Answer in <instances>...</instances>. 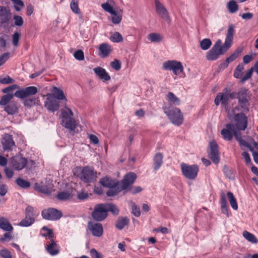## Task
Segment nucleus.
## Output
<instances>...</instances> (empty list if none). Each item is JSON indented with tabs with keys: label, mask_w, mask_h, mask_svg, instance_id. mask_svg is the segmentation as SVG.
I'll return each mask as SVG.
<instances>
[{
	"label": "nucleus",
	"mask_w": 258,
	"mask_h": 258,
	"mask_svg": "<svg viewBox=\"0 0 258 258\" xmlns=\"http://www.w3.org/2000/svg\"><path fill=\"white\" fill-rule=\"evenodd\" d=\"M38 92V89L35 86L27 87L17 90L14 94H7L3 96L0 100V105L6 106L13 98L14 96L23 99V104L25 106L32 107L40 104L39 97L34 95Z\"/></svg>",
	"instance_id": "nucleus-1"
},
{
	"label": "nucleus",
	"mask_w": 258,
	"mask_h": 258,
	"mask_svg": "<svg viewBox=\"0 0 258 258\" xmlns=\"http://www.w3.org/2000/svg\"><path fill=\"white\" fill-rule=\"evenodd\" d=\"M234 34V27L230 25L228 27L225 42L222 45V41H216L212 48L206 53V57L208 60L214 61L217 59L221 55L224 54L231 47Z\"/></svg>",
	"instance_id": "nucleus-2"
},
{
	"label": "nucleus",
	"mask_w": 258,
	"mask_h": 258,
	"mask_svg": "<svg viewBox=\"0 0 258 258\" xmlns=\"http://www.w3.org/2000/svg\"><path fill=\"white\" fill-rule=\"evenodd\" d=\"M113 1L108 0L106 3L101 4V8L105 12L110 14L112 16L111 18V22L115 25L119 24L122 18L123 11L117 6H114Z\"/></svg>",
	"instance_id": "nucleus-3"
},
{
	"label": "nucleus",
	"mask_w": 258,
	"mask_h": 258,
	"mask_svg": "<svg viewBox=\"0 0 258 258\" xmlns=\"http://www.w3.org/2000/svg\"><path fill=\"white\" fill-rule=\"evenodd\" d=\"M163 109L164 112L166 114L172 124L176 126H179L183 123L184 117L179 108L176 107L170 108L164 106Z\"/></svg>",
	"instance_id": "nucleus-4"
},
{
	"label": "nucleus",
	"mask_w": 258,
	"mask_h": 258,
	"mask_svg": "<svg viewBox=\"0 0 258 258\" xmlns=\"http://www.w3.org/2000/svg\"><path fill=\"white\" fill-rule=\"evenodd\" d=\"M73 116V113L69 108L66 107L61 111L62 125L71 131H74L76 127V122Z\"/></svg>",
	"instance_id": "nucleus-5"
},
{
	"label": "nucleus",
	"mask_w": 258,
	"mask_h": 258,
	"mask_svg": "<svg viewBox=\"0 0 258 258\" xmlns=\"http://www.w3.org/2000/svg\"><path fill=\"white\" fill-rule=\"evenodd\" d=\"M25 217L18 224L21 227H29L32 225L35 222L36 218L38 216L37 212L33 207L28 206L25 211Z\"/></svg>",
	"instance_id": "nucleus-6"
},
{
	"label": "nucleus",
	"mask_w": 258,
	"mask_h": 258,
	"mask_svg": "<svg viewBox=\"0 0 258 258\" xmlns=\"http://www.w3.org/2000/svg\"><path fill=\"white\" fill-rule=\"evenodd\" d=\"M237 98L240 107L244 111H248L249 102L251 99V93L248 89L244 88L240 89L237 93Z\"/></svg>",
	"instance_id": "nucleus-7"
},
{
	"label": "nucleus",
	"mask_w": 258,
	"mask_h": 258,
	"mask_svg": "<svg viewBox=\"0 0 258 258\" xmlns=\"http://www.w3.org/2000/svg\"><path fill=\"white\" fill-rule=\"evenodd\" d=\"M182 174L186 178L190 180L195 179L199 171V167L196 164L191 165L182 163L180 165Z\"/></svg>",
	"instance_id": "nucleus-8"
},
{
	"label": "nucleus",
	"mask_w": 258,
	"mask_h": 258,
	"mask_svg": "<svg viewBox=\"0 0 258 258\" xmlns=\"http://www.w3.org/2000/svg\"><path fill=\"white\" fill-rule=\"evenodd\" d=\"M163 68L165 70L172 71L175 75H179L183 72V67L180 61L172 60L165 61Z\"/></svg>",
	"instance_id": "nucleus-9"
},
{
	"label": "nucleus",
	"mask_w": 258,
	"mask_h": 258,
	"mask_svg": "<svg viewBox=\"0 0 258 258\" xmlns=\"http://www.w3.org/2000/svg\"><path fill=\"white\" fill-rule=\"evenodd\" d=\"M104 204L96 205L92 213V216L93 219L97 221L103 220L107 216Z\"/></svg>",
	"instance_id": "nucleus-10"
},
{
	"label": "nucleus",
	"mask_w": 258,
	"mask_h": 258,
	"mask_svg": "<svg viewBox=\"0 0 258 258\" xmlns=\"http://www.w3.org/2000/svg\"><path fill=\"white\" fill-rule=\"evenodd\" d=\"M43 218L49 220H57L62 217V213L55 209L49 208L43 210L41 213Z\"/></svg>",
	"instance_id": "nucleus-11"
},
{
	"label": "nucleus",
	"mask_w": 258,
	"mask_h": 258,
	"mask_svg": "<svg viewBox=\"0 0 258 258\" xmlns=\"http://www.w3.org/2000/svg\"><path fill=\"white\" fill-rule=\"evenodd\" d=\"M156 12L157 15L167 22L170 21L169 13L163 5L159 0H154Z\"/></svg>",
	"instance_id": "nucleus-12"
},
{
	"label": "nucleus",
	"mask_w": 258,
	"mask_h": 258,
	"mask_svg": "<svg viewBox=\"0 0 258 258\" xmlns=\"http://www.w3.org/2000/svg\"><path fill=\"white\" fill-rule=\"evenodd\" d=\"M59 101L52 97L51 95L47 94L44 106L49 111L54 112L59 109Z\"/></svg>",
	"instance_id": "nucleus-13"
},
{
	"label": "nucleus",
	"mask_w": 258,
	"mask_h": 258,
	"mask_svg": "<svg viewBox=\"0 0 258 258\" xmlns=\"http://www.w3.org/2000/svg\"><path fill=\"white\" fill-rule=\"evenodd\" d=\"M11 19L10 11L5 7H0V26L3 27H8Z\"/></svg>",
	"instance_id": "nucleus-14"
},
{
	"label": "nucleus",
	"mask_w": 258,
	"mask_h": 258,
	"mask_svg": "<svg viewBox=\"0 0 258 258\" xmlns=\"http://www.w3.org/2000/svg\"><path fill=\"white\" fill-rule=\"evenodd\" d=\"M209 157L215 164H217L220 161V156L218 149V145L214 141H211L210 143Z\"/></svg>",
	"instance_id": "nucleus-15"
},
{
	"label": "nucleus",
	"mask_w": 258,
	"mask_h": 258,
	"mask_svg": "<svg viewBox=\"0 0 258 258\" xmlns=\"http://www.w3.org/2000/svg\"><path fill=\"white\" fill-rule=\"evenodd\" d=\"M234 121L236 122L234 125L238 130H245L247 126V118L242 113H237L234 116Z\"/></svg>",
	"instance_id": "nucleus-16"
},
{
	"label": "nucleus",
	"mask_w": 258,
	"mask_h": 258,
	"mask_svg": "<svg viewBox=\"0 0 258 258\" xmlns=\"http://www.w3.org/2000/svg\"><path fill=\"white\" fill-rule=\"evenodd\" d=\"M96 177V173L91 168L86 167L83 169L81 172V179L84 182H90Z\"/></svg>",
	"instance_id": "nucleus-17"
},
{
	"label": "nucleus",
	"mask_w": 258,
	"mask_h": 258,
	"mask_svg": "<svg viewBox=\"0 0 258 258\" xmlns=\"http://www.w3.org/2000/svg\"><path fill=\"white\" fill-rule=\"evenodd\" d=\"M229 101V97L228 96V88H225L223 92L219 93L217 95L215 99L214 102L216 105L218 106L221 103L222 105L227 107Z\"/></svg>",
	"instance_id": "nucleus-18"
},
{
	"label": "nucleus",
	"mask_w": 258,
	"mask_h": 258,
	"mask_svg": "<svg viewBox=\"0 0 258 258\" xmlns=\"http://www.w3.org/2000/svg\"><path fill=\"white\" fill-rule=\"evenodd\" d=\"M88 228L94 236L101 237L103 234V228L100 223L89 222L88 223Z\"/></svg>",
	"instance_id": "nucleus-19"
},
{
	"label": "nucleus",
	"mask_w": 258,
	"mask_h": 258,
	"mask_svg": "<svg viewBox=\"0 0 258 258\" xmlns=\"http://www.w3.org/2000/svg\"><path fill=\"white\" fill-rule=\"evenodd\" d=\"M1 143L4 150H12V148L15 146L12 136L8 134H5L3 136Z\"/></svg>",
	"instance_id": "nucleus-20"
},
{
	"label": "nucleus",
	"mask_w": 258,
	"mask_h": 258,
	"mask_svg": "<svg viewBox=\"0 0 258 258\" xmlns=\"http://www.w3.org/2000/svg\"><path fill=\"white\" fill-rule=\"evenodd\" d=\"M136 178V175L133 172L127 174L121 181V189L124 190L128 188L134 182Z\"/></svg>",
	"instance_id": "nucleus-21"
},
{
	"label": "nucleus",
	"mask_w": 258,
	"mask_h": 258,
	"mask_svg": "<svg viewBox=\"0 0 258 258\" xmlns=\"http://www.w3.org/2000/svg\"><path fill=\"white\" fill-rule=\"evenodd\" d=\"M235 127L233 124L228 123L226 125V128L222 130L221 134L225 140L230 141L232 139Z\"/></svg>",
	"instance_id": "nucleus-22"
},
{
	"label": "nucleus",
	"mask_w": 258,
	"mask_h": 258,
	"mask_svg": "<svg viewBox=\"0 0 258 258\" xmlns=\"http://www.w3.org/2000/svg\"><path fill=\"white\" fill-rule=\"evenodd\" d=\"M27 162V159L21 156H16L12 160L13 166L18 170L23 169L25 167Z\"/></svg>",
	"instance_id": "nucleus-23"
},
{
	"label": "nucleus",
	"mask_w": 258,
	"mask_h": 258,
	"mask_svg": "<svg viewBox=\"0 0 258 258\" xmlns=\"http://www.w3.org/2000/svg\"><path fill=\"white\" fill-rule=\"evenodd\" d=\"M51 92V93L48 94L51 95L54 98H55L59 101H62L64 103L67 101V99L64 92L60 89L54 86L52 87Z\"/></svg>",
	"instance_id": "nucleus-24"
},
{
	"label": "nucleus",
	"mask_w": 258,
	"mask_h": 258,
	"mask_svg": "<svg viewBox=\"0 0 258 258\" xmlns=\"http://www.w3.org/2000/svg\"><path fill=\"white\" fill-rule=\"evenodd\" d=\"M93 71L96 75L103 82L109 81L111 79L106 71L100 67L94 68Z\"/></svg>",
	"instance_id": "nucleus-25"
},
{
	"label": "nucleus",
	"mask_w": 258,
	"mask_h": 258,
	"mask_svg": "<svg viewBox=\"0 0 258 258\" xmlns=\"http://www.w3.org/2000/svg\"><path fill=\"white\" fill-rule=\"evenodd\" d=\"M111 46L108 43H104L99 45V55L102 57H106L112 51Z\"/></svg>",
	"instance_id": "nucleus-26"
},
{
	"label": "nucleus",
	"mask_w": 258,
	"mask_h": 258,
	"mask_svg": "<svg viewBox=\"0 0 258 258\" xmlns=\"http://www.w3.org/2000/svg\"><path fill=\"white\" fill-rule=\"evenodd\" d=\"M100 183L103 186L110 188L115 187L118 185V182L115 180H113L108 177H103L101 179Z\"/></svg>",
	"instance_id": "nucleus-27"
},
{
	"label": "nucleus",
	"mask_w": 258,
	"mask_h": 258,
	"mask_svg": "<svg viewBox=\"0 0 258 258\" xmlns=\"http://www.w3.org/2000/svg\"><path fill=\"white\" fill-rule=\"evenodd\" d=\"M47 252L51 255H55L58 253L59 250L57 248V244L53 239L50 240L46 246Z\"/></svg>",
	"instance_id": "nucleus-28"
},
{
	"label": "nucleus",
	"mask_w": 258,
	"mask_h": 258,
	"mask_svg": "<svg viewBox=\"0 0 258 258\" xmlns=\"http://www.w3.org/2000/svg\"><path fill=\"white\" fill-rule=\"evenodd\" d=\"M4 110L9 114L13 115L18 112V107L15 102H11L4 107Z\"/></svg>",
	"instance_id": "nucleus-29"
},
{
	"label": "nucleus",
	"mask_w": 258,
	"mask_h": 258,
	"mask_svg": "<svg viewBox=\"0 0 258 258\" xmlns=\"http://www.w3.org/2000/svg\"><path fill=\"white\" fill-rule=\"evenodd\" d=\"M147 38L152 43H160L162 42L163 39L162 35L155 32L149 34Z\"/></svg>",
	"instance_id": "nucleus-30"
},
{
	"label": "nucleus",
	"mask_w": 258,
	"mask_h": 258,
	"mask_svg": "<svg viewBox=\"0 0 258 258\" xmlns=\"http://www.w3.org/2000/svg\"><path fill=\"white\" fill-rule=\"evenodd\" d=\"M0 228L6 231H12L13 229L9 221L3 217L0 218Z\"/></svg>",
	"instance_id": "nucleus-31"
},
{
	"label": "nucleus",
	"mask_w": 258,
	"mask_h": 258,
	"mask_svg": "<svg viewBox=\"0 0 258 258\" xmlns=\"http://www.w3.org/2000/svg\"><path fill=\"white\" fill-rule=\"evenodd\" d=\"M167 99L169 103L171 105H178L180 103V99L172 92L168 93Z\"/></svg>",
	"instance_id": "nucleus-32"
},
{
	"label": "nucleus",
	"mask_w": 258,
	"mask_h": 258,
	"mask_svg": "<svg viewBox=\"0 0 258 258\" xmlns=\"http://www.w3.org/2000/svg\"><path fill=\"white\" fill-rule=\"evenodd\" d=\"M34 188L36 190L45 194H49L50 192V190L48 187L43 184L42 182L36 183L34 185Z\"/></svg>",
	"instance_id": "nucleus-33"
},
{
	"label": "nucleus",
	"mask_w": 258,
	"mask_h": 258,
	"mask_svg": "<svg viewBox=\"0 0 258 258\" xmlns=\"http://www.w3.org/2000/svg\"><path fill=\"white\" fill-rule=\"evenodd\" d=\"M242 235L247 240L251 243H257L258 242V240L256 237L253 234L247 231H244Z\"/></svg>",
	"instance_id": "nucleus-34"
},
{
	"label": "nucleus",
	"mask_w": 258,
	"mask_h": 258,
	"mask_svg": "<svg viewBox=\"0 0 258 258\" xmlns=\"http://www.w3.org/2000/svg\"><path fill=\"white\" fill-rule=\"evenodd\" d=\"M41 235L43 237L48 236V238L50 240L53 239V238L54 234H53L52 230H51L50 229H48L46 226H44L42 227V228L41 229Z\"/></svg>",
	"instance_id": "nucleus-35"
},
{
	"label": "nucleus",
	"mask_w": 258,
	"mask_h": 258,
	"mask_svg": "<svg viewBox=\"0 0 258 258\" xmlns=\"http://www.w3.org/2000/svg\"><path fill=\"white\" fill-rule=\"evenodd\" d=\"M227 197L231 207L235 210H237L238 205L237 201L233 194L231 192L229 191L227 192Z\"/></svg>",
	"instance_id": "nucleus-36"
},
{
	"label": "nucleus",
	"mask_w": 258,
	"mask_h": 258,
	"mask_svg": "<svg viewBox=\"0 0 258 258\" xmlns=\"http://www.w3.org/2000/svg\"><path fill=\"white\" fill-rule=\"evenodd\" d=\"M163 156L161 153H157L155 155L154 161V169L155 170L158 169L162 164Z\"/></svg>",
	"instance_id": "nucleus-37"
},
{
	"label": "nucleus",
	"mask_w": 258,
	"mask_h": 258,
	"mask_svg": "<svg viewBox=\"0 0 258 258\" xmlns=\"http://www.w3.org/2000/svg\"><path fill=\"white\" fill-rule=\"evenodd\" d=\"M110 40L113 42L119 43L123 41V37L118 32H114L110 34Z\"/></svg>",
	"instance_id": "nucleus-38"
},
{
	"label": "nucleus",
	"mask_w": 258,
	"mask_h": 258,
	"mask_svg": "<svg viewBox=\"0 0 258 258\" xmlns=\"http://www.w3.org/2000/svg\"><path fill=\"white\" fill-rule=\"evenodd\" d=\"M221 207L223 213L228 214V210L227 208V202L226 200V196L224 192L221 194Z\"/></svg>",
	"instance_id": "nucleus-39"
},
{
	"label": "nucleus",
	"mask_w": 258,
	"mask_h": 258,
	"mask_svg": "<svg viewBox=\"0 0 258 258\" xmlns=\"http://www.w3.org/2000/svg\"><path fill=\"white\" fill-rule=\"evenodd\" d=\"M128 219L126 217L120 218L117 221L115 226L119 229H123L128 223Z\"/></svg>",
	"instance_id": "nucleus-40"
},
{
	"label": "nucleus",
	"mask_w": 258,
	"mask_h": 258,
	"mask_svg": "<svg viewBox=\"0 0 258 258\" xmlns=\"http://www.w3.org/2000/svg\"><path fill=\"white\" fill-rule=\"evenodd\" d=\"M241 52L240 49H236L232 54L226 59V66L227 67L228 63L234 60L239 55Z\"/></svg>",
	"instance_id": "nucleus-41"
},
{
	"label": "nucleus",
	"mask_w": 258,
	"mask_h": 258,
	"mask_svg": "<svg viewBox=\"0 0 258 258\" xmlns=\"http://www.w3.org/2000/svg\"><path fill=\"white\" fill-rule=\"evenodd\" d=\"M212 44L210 39L205 38L200 42V47L202 50H207L211 46Z\"/></svg>",
	"instance_id": "nucleus-42"
},
{
	"label": "nucleus",
	"mask_w": 258,
	"mask_h": 258,
	"mask_svg": "<svg viewBox=\"0 0 258 258\" xmlns=\"http://www.w3.org/2000/svg\"><path fill=\"white\" fill-rule=\"evenodd\" d=\"M227 8L231 13H234L237 11L238 6L234 1L232 0L227 4Z\"/></svg>",
	"instance_id": "nucleus-43"
},
{
	"label": "nucleus",
	"mask_w": 258,
	"mask_h": 258,
	"mask_svg": "<svg viewBox=\"0 0 258 258\" xmlns=\"http://www.w3.org/2000/svg\"><path fill=\"white\" fill-rule=\"evenodd\" d=\"M119 183L115 187H110L109 189L107 191V195L109 197H112L117 195L121 189V187H119Z\"/></svg>",
	"instance_id": "nucleus-44"
},
{
	"label": "nucleus",
	"mask_w": 258,
	"mask_h": 258,
	"mask_svg": "<svg viewBox=\"0 0 258 258\" xmlns=\"http://www.w3.org/2000/svg\"><path fill=\"white\" fill-rule=\"evenodd\" d=\"M16 182L17 185L23 188H27L30 186V183L29 181L20 177L16 179Z\"/></svg>",
	"instance_id": "nucleus-45"
},
{
	"label": "nucleus",
	"mask_w": 258,
	"mask_h": 258,
	"mask_svg": "<svg viewBox=\"0 0 258 258\" xmlns=\"http://www.w3.org/2000/svg\"><path fill=\"white\" fill-rule=\"evenodd\" d=\"M243 70H244L243 64L242 63L238 64L237 66V67L234 71V77L236 78H237V79H241L242 77V72H243Z\"/></svg>",
	"instance_id": "nucleus-46"
},
{
	"label": "nucleus",
	"mask_w": 258,
	"mask_h": 258,
	"mask_svg": "<svg viewBox=\"0 0 258 258\" xmlns=\"http://www.w3.org/2000/svg\"><path fill=\"white\" fill-rule=\"evenodd\" d=\"M105 206V209L106 210V212L107 213L108 211H110L112 213V214L115 215H117L119 212V210L115 205L112 204H104Z\"/></svg>",
	"instance_id": "nucleus-47"
},
{
	"label": "nucleus",
	"mask_w": 258,
	"mask_h": 258,
	"mask_svg": "<svg viewBox=\"0 0 258 258\" xmlns=\"http://www.w3.org/2000/svg\"><path fill=\"white\" fill-rule=\"evenodd\" d=\"M71 197V194L68 191L60 192L57 195V198L61 201L67 200Z\"/></svg>",
	"instance_id": "nucleus-48"
},
{
	"label": "nucleus",
	"mask_w": 258,
	"mask_h": 258,
	"mask_svg": "<svg viewBox=\"0 0 258 258\" xmlns=\"http://www.w3.org/2000/svg\"><path fill=\"white\" fill-rule=\"evenodd\" d=\"M20 37L21 33L18 32H15L12 35V44L14 47L18 46Z\"/></svg>",
	"instance_id": "nucleus-49"
},
{
	"label": "nucleus",
	"mask_w": 258,
	"mask_h": 258,
	"mask_svg": "<svg viewBox=\"0 0 258 258\" xmlns=\"http://www.w3.org/2000/svg\"><path fill=\"white\" fill-rule=\"evenodd\" d=\"M70 7L72 11L75 14H79L80 13V9L78 6L77 0H72Z\"/></svg>",
	"instance_id": "nucleus-50"
},
{
	"label": "nucleus",
	"mask_w": 258,
	"mask_h": 258,
	"mask_svg": "<svg viewBox=\"0 0 258 258\" xmlns=\"http://www.w3.org/2000/svg\"><path fill=\"white\" fill-rule=\"evenodd\" d=\"M0 256L3 258H12L11 252L5 248L0 249Z\"/></svg>",
	"instance_id": "nucleus-51"
},
{
	"label": "nucleus",
	"mask_w": 258,
	"mask_h": 258,
	"mask_svg": "<svg viewBox=\"0 0 258 258\" xmlns=\"http://www.w3.org/2000/svg\"><path fill=\"white\" fill-rule=\"evenodd\" d=\"M253 71V68H251L249 70H248L246 72L245 75L243 77H241V80H240V82L241 83H244L246 80H247L249 79H250L251 77Z\"/></svg>",
	"instance_id": "nucleus-52"
},
{
	"label": "nucleus",
	"mask_w": 258,
	"mask_h": 258,
	"mask_svg": "<svg viewBox=\"0 0 258 258\" xmlns=\"http://www.w3.org/2000/svg\"><path fill=\"white\" fill-rule=\"evenodd\" d=\"M121 66L120 61L117 59H115L110 63V66L115 71H119L121 68Z\"/></svg>",
	"instance_id": "nucleus-53"
},
{
	"label": "nucleus",
	"mask_w": 258,
	"mask_h": 258,
	"mask_svg": "<svg viewBox=\"0 0 258 258\" xmlns=\"http://www.w3.org/2000/svg\"><path fill=\"white\" fill-rule=\"evenodd\" d=\"M14 4V7L16 11H19L24 7V4L21 0H11Z\"/></svg>",
	"instance_id": "nucleus-54"
},
{
	"label": "nucleus",
	"mask_w": 258,
	"mask_h": 258,
	"mask_svg": "<svg viewBox=\"0 0 258 258\" xmlns=\"http://www.w3.org/2000/svg\"><path fill=\"white\" fill-rule=\"evenodd\" d=\"M74 56L78 60H83L84 59V52L82 50H78L74 53Z\"/></svg>",
	"instance_id": "nucleus-55"
},
{
	"label": "nucleus",
	"mask_w": 258,
	"mask_h": 258,
	"mask_svg": "<svg viewBox=\"0 0 258 258\" xmlns=\"http://www.w3.org/2000/svg\"><path fill=\"white\" fill-rule=\"evenodd\" d=\"M132 213L136 217H139L141 215L140 210L134 203H132Z\"/></svg>",
	"instance_id": "nucleus-56"
},
{
	"label": "nucleus",
	"mask_w": 258,
	"mask_h": 258,
	"mask_svg": "<svg viewBox=\"0 0 258 258\" xmlns=\"http://www.w3.org/2000/svg\"><path fill=\"white\" fill-rule=\"evenodd\" d=\"M8 186L0 181V195L2 197L5 196L8 192Z\"/></svg>",
	"instance_id": "nucleus-57"
},
{
	"label": "nucleus",
	"mask_w": 258,
	"mask_h": 258,
	"mask_svg": "<svg viewBox=\"0 0 258 258\" xmlns=\"http://www.w3.org/2000/svg\"><path fill=\"white\" fill-rule=\"evenodd\" d=\"M10 53L9 52L5 53L0 56V66L5 63L10 57Z\"/></svg>",
	"instance_id": "nucleus-58"
},
{
	"label": "nucleus",
	"mask_w": 258,
	"mask_h": 258,
	"mask_svg": "<svg viewBox=\"0 0 258 258\" xmlns=\"http://www.w3.org/2000/svg\"><path fill=\"white\" fill-rule=\"evenodd\" d=\"M242 155L244 158L245 163L247 165H251L252 164L251 161L250 156L247 152H244L242 153Z\"/></svg>",
	"instance_id": "nucleus-59"
},
{
	"label": "nucleus",
	"mask_w": 258,
	"mask_h": 258,
	"mask_svg": "<svg viewBox=\"0 0 258 258\" xmlns=\"http://www.w3.org/2000/svg\"><path fill=\"white\" fill-rule=\"evenodd\" d=\"M15 25L18 26H21L23 24V20L21 16H15L14 17Z\"/></svg>",
	"instance_id": "nucleus-60"
},
{
	"label": "nucleus",
	"mask_w": 258,
	"mask_h": 258,
	"mask_svg": "<svg viewBox=\"0 0 258 258\" xmlns=\"http://www.w3.org/2000/svg\"><path fill=\"white\" fill-rule=\"evenodd\" d=\"M226 111L227 113V116L228 118L231 119L232 118H234L235 115H236L234 113V109H230L228 108V106L225 107Z\"/></svg>",
	"instance_id": "nucleus-61"
},
{
	"label": "nucleus",
	"mask_w": 258,
	"mask_h": 258,
	"mask_svg": "<svg viewBox=\"0 0 258 258\" xmlns=\"http://www.w3.org/2000/svg\"><path fill=\"white\" fill-rule=\"evenodd\" d=\"M0 82L3 84H8L14 82V80L10 78L9 76H7L0 80Z\"/></svg>",
	"instance_id": "nucleus-62"
},
{
	"label": "nucleus",
	"mask_w": 258,
	"mask_h": 258,
	"mask_svg": "<svg viewBox=\"0 0 258 258\" xmlns=\"http://www.w3.org/2000/svg\"><path fill=\"white\" fill-rule=\"evenodd\" d=\"M90 254L92 258H102L101 254L94 248L90 250Z\"/></svg>",
	"instance_id": "nucleus-63"
},
{
	"label": "nucleus",
	"mask_w": 258,
	"mask_h": 258,
	"mask_svg": "<svg viewBox=\"0 0 258 258\" xmlns=\"http://www.w3.org/2000/svg\"><path fill=\"white\" fill-rule=\"evenodd\" d=\"M77 197L79 200H84L88 198V194L87 192L82 191V192H78Z\"/></svg>",
	"instance_id": "nucleus-64"
}]
</instances>
